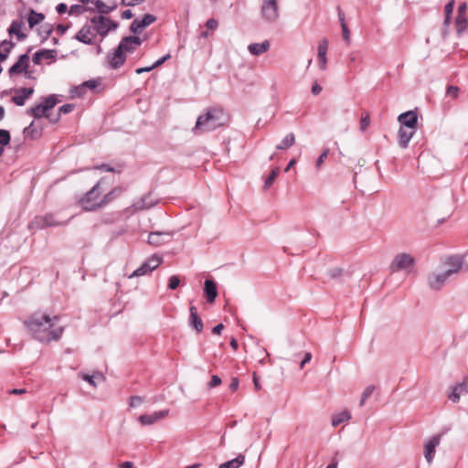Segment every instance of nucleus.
Wrapping results in <instances>:
<instances>
[{
  "mask_svg": "<svg viewBox=\"0 0 468 468\" xmlns=\"http://www.w3.org/2000/svg\"><path fill=\"white\" fill-rule=\"evenodd\" d=\"M58 320V316L51 318L48 314L35 313L24 321V324L33 338L39 342L49 343L58 340L63 334L62 326L52 329Z\"/></svg>",
  "mask_w": 468,
  "mask_h": 468,
  "instance_id": "f257e3e1",
  "label": "nucleus"
},
{
  "mask_svg": "<svg viewBox=\"0 0 468 468\" xmlns=\"http://www.w3.org/2000/svg\"><path fill=\"white\" fill-rule=\"evenodd\" d=\"M227 117L218 108L208 109L204 114L198 116L196 125L192 129L195 134L212 132L225 124Z\"/></svg>",
  "mask_w": 468,
  "mask_h": 468,
  "instance_id": "f03ea898",
  "label": "nucleus"
},
{
  "mask_svg": "<svg viewBox=\"0 0 468 468\" xmlns=\"http://www.w3.org/2000/svg\"><path fill=\"white\" fill-rule=\"evenodd\" d=\"M58 102V100L57 98V95L51 94L46 98H44L43 101L39 104H37L36 106L30 108L27 110V114L30 116H33L35 119H40L42 117H48V112L51 109H53L57 103Z\"/></svg>",
  "mask_w": 468,
  "mask_h": 468,
  "instance_id": "7ed1b4c3",
  "label": "nucleus"
},
{
  "mask_svg": "<svg viewBox=\"0 0 468 468\" xmlns=\"http://www.w3.org/2000/svg\"><path fill=\"white\" fill-rule=\"evenodd\" d=\"M90 23L93 24L96 34L101 35V37L107 36L109 31L115 30L119 26L117 22L101 15L92 17Z\"/></svg>",
  "mask_w": 468,
  "mask_h": 468,
  "instance_id": "20e7f679",
  "label": "nucleus"
},
{
  "mask_svg": "<svg viewBox=\"0 0 468 468\" xmlns=\"http://www.w3.org/2000/svg\"><path fill=\"white\" fill-rule=\"evenodd\" d=\"M100 182L95 184L93 187L86 193V195L80 200L83 209L87 211H92L99 207H101V201L96 202L100 197Z\"/></svg>",
  "mask_w": 468,
  "mask_h": 468,
  "instance_id": "39448f33",
  "label": "nucleus"
},
{
  "mask_svg": "<svg viewBox=\"0 0 468 468\" xmlns=\"http://www.w3.org/2000/svg\"><path fill=\"white\" fill-rule=\"evenodd\" d=\"M261 17L269 23H274L279 18V6L277 0H262Z\"/></svg>",
  "mask_w": 468,
  "mask_h": 468,
  "instance_id": "423d86ee",
  "label": "nucleus"
},
{
  "mask_svg": "<svg viewBox=\"0 0 468 468\" xmlns=\"http://www.w3.org/2000/svg\"><path fill=\"white\" fill-rule=\"evenodd\" d=\"M414 264L415 260L410 254L399 253L394 257L389 265V270L391 272H397L399 271L407 270L408 268L414 266Z\"/></svg>",
  "mask_w": 468,
  "mask_h": 468,
  "instance_id": "0eeeda50",
  "label": "nucleus"
},
{
  "mask_svg": "<svg viewBox=\"0 0 468 468\" xmlns=\"http://www.w3.org/2000/svg\"><path fill=\"white\" fill-rule=\"evenodd\" d=\"M68 222L58 221L53 214H46L44 216L36 217L31 222L37 228L44 229L48 227H57L66 225Z\"/></svg>",
  "mask_w": 468,
  "mask_h": 468,
  "instance_id": "6e6552de",
  "label": "nucleus"
},
{
  "mask_svg": "<svg viewBox=\"0 0 468 468\" xmlns=\"http://www.w3.org/2000/svg\"><path fill=\"white\" fill-rule=\"evenodd\" d=\"M96 36L93 26L86 24L78 31L75 38L83 44L91 45Z\"/></svg>",
  "mask_w": 468,
  "mask_h": 468,
  "instance_id": "1a4fd4ad",
  "label": "nucleus"
},
{
  "mask_svg": "<svg viewBox=\"0 0 468 468\" xmlns=\"http://www.w3.org/2000/svg\"><path fill=\"white\" fill-rule=\"evenodd\" d=\"M155 21V16L152 14H145L142 19L136 18L132 22L130 31L133 34H138Z\"/></svg>",
  "mask_w": 468,
  "mask_h": 468,
  "instance_id": "9d476101",
  "label": "nucleus"
},
{
  "mask_svg": "<svg viewBox=\"0 0 468 468\" xmlns=\"http://www.w3.org/2000/svg\"><path fill=\"white\" fill-rule=\"evenodd\" d=\"M106 58L110 69H118L125 63L126 55L117 47L114 52L107 55Z\"/></svg>",
  "mask_w": 468,
  "mask_h": 468,
  "instance_id": "9b49d317",
  "label": "nucleus"
},
{
  "mask_svg": "<svg viewBox=\"0 0 468 468\" xmlns=\"http://www.w3.org/2000/svg\"><path fill=\"white\" fill-rule=\"evenodd\" d=\"M398 121L400 127L416 130L418 125V115L414 111H408L399 114Z\"/></svg>",
  "mask_w": 468,
  "mask_h": 468,
  "instance_id": "f8f14e48",
  "label": "nucleus"
},
{
  "mask_svg": "<svg viewBox=\"0 0 468 468\" xmlns=\"http://www.w3.org/2000/svg\"><path fill=\"white\" fill-rule=\"evenodd\" d=\"M445 264L448 266V269L445 270V271L452 276L462 270L464 264V259L460 255H452L446 259Z\"/></svg>",
  "mask_w": 468,
  "mask_h": 468,
  "instance_id": "ddd939ff",
  "label": "nucleus"
},
{
  "mask_svg": "<svg viewBox=\"0 0 468 468\" xmlns=\"http://www.w3.org/2000/svg\"><path fill=\"white\" fill-rule=\"evenodd\" d=\"M173 232L169 231H154L150 232L148 236V243L153 246H161L165 243H167L171 237L173 236Z\"/></svg>",
  "mask_w": 468,
  "mask_h": 468,
  "instance_id": "4468645a",
  "label": "nucleus"
},
{
  "mask_svg": "<svg viewBox=\"0 0 468 468\" xmlns=\"http://www.w3.org/2000/svg\"><path fill=\"white\" fill-rule=\"evenodd\" d=\"M441 434H437L431 437L424 446V457L426 461L431 463L433 460L436 447L441 442Z\"/></svg>",
  "mask_w": 468,
  "mask_h": 468,
  "instance_id": "2eb2a0df",
  "label": "nucleus"
},
{
  "mask_svg": "<svg viewBox=\"0 0 468 468\" xmlns=\"http://www.w3.org/2000/svg\"><path fill=\"white\" fill-rule=\"evenodd\" d=\"M29 65V56L27 53L20 55L17 61L12 65L9 69L8 73L10 76L20 74L24 71H27Z\"/></svg>",
  "mask_w": 468,
  "mask_h": 468,
  "instance_id": "dca6fc26",
  "label": "nucleus"
},
{
  "mask_svg": "<svg viewBox=\"0 0 468 468\" xmlns=\"http://www.w3.org/2000/svg\"><path fill=\"white\" fill-rule=\"evenodd\" d=\"M450 277L445 271L441 273H432L428 278L429 286L434 291H439Z\"/></svg>",
  "mask_w": 468,
  "mask_h": 468,
  "instance_id": "f3484780",
  "label": "nucleus"
},
{
  "mask_svg": "<svg viewBox=\"0 0 468 468\" xmlns=\"http://www.w3.org/2000/svg\"><path fill=\"white\" fill-rule=\"evenodd\" d=\"M188 324L197 333H201L203 330V321L198 315L197 308L195 305H191L189 308Z\"/></svg>",
  "mask_w": 468,
  "mask_h": 468,
  "instance_id": "a211bd4d",
  "label": "nucleus"
},
{
  "mask_svg": "<svg viewBox=\"0 0 468 468\" xmlns=\"http://www.w3.org/2000/svg\"><path fill=\"white\" fill-rule=\"evenodd\" d=\"M168 413L169 410H164L160 411H155L152 414H144L139 417V421L143 425H152L158 420L166 417Z\"/></svg>",
  "mask_w": 468,
  "mask_h": 468,
  "instance_id": "6ab92c4d",
  "label": "nucleus"
},
{
  "mask_svg": "<svg viewBox=\"0 0 468 468\" xmlns=\"http://www.w3.org/2000/svg\"><path fill=\"white\" fill-rule=\"evenodd\" d=\"M204 295L209 303H213L218 296L216 282L212 279H207L204 282Z\"/></svg>",
  "mask_w": 468,
  "mask_h": 468,
  "instance_id": "aec40b11",
  "label": "nucleus"
},
{
  "mask_svg": "<svg viewBox=\"0 0 468 468\" xmlns=\"http://www.w3.org/2000/svg\"><path fill=\"white\" fill-rule=\"evenodd\" d=\"M462 393H468V381L464 380L453 386L448 398L452 402H458Z\"/></svg>",
  "mask_w": 468,
  "mask_h": 468,
  "instance_id": "412c9836",
  "label": "nucleus"
},
{
  "mask_svg": "<svg viewBox=\"0 0 468 468\" xmlns=\"http://www.w3.org/2000/svg\"><path fill=\"white\" fill-rule=\"evenodd\" d=\"M19 95H16L12 97V101L17 106H23L26 103L27 99H28L33 93V88H20L17 90Z\"/></svg>",
  "mask_w": 468,
  "mask_h": 468,
  "instance_id": "4be33fe9",
  "label": "nucleus"
},
{
  "mask_svg": "<svg viewBox=\"0 0 468 468\" xmlns=\"http://www.w3.org/2000/svg\"><path fill=\"white\" fill-rule=\"evenodd\" d=\"M156 203V200L151 198V193H148L134 202L133 207L134 210H144L153 207Z\"/></svg>",
  "mask_w": 468,
  "mask_h": 468,
  "instance_id": "5701e85b",
  "label": "nucleus"
},
{
  "mask_svg": "<svg viewBox=\"0 0 468 468\" xmlns=\"http://www.w3.org/2000/svg\"><path fill=\"white\" fill-rule=\"evenodd\" d=\"M415 129H407L403 127H399V144L401 148H407L409 146V143L411 140L412 136L415 133Z\"/></svg>",
  "mask_w": 468,
  "mask_h": 468,
  "instance_id": "b1692460",
  "label": "nucleus"
},
{
  "mask_svg": "<svg viewBox=\"0 0 468 468\" xmlns=\"http://www.w3.org/2000/svg\"><path fill=\"white\" fill-rule=\"evenodd\" d=\"M328 49V40L326 38L322 39L318 44V62L321 69L326 68V53Z\"/></svg>",
  "mask_w": 468,
  "mask_h": 468,
  "instance_id": "393cba45",
  "label": "nucleus"
},
{
  "mask_svg": "<svg viewBox=\"0 0 468 468\" xmlns=\"http://www.w3.org/2000/svg\"><path fill=\"white\" fill-rule=\"evenodd\" d=\"M24 22L22 20H13L10 27L7 29L9 36H16L18 40H24L27 38V35L21 31V28L24 27Z\"/></svg>",
  "mask_w": 468,
  "mask_h": 468,
  "instance_id": "a878e982",
  "label": "nucleus"
},
{
  "mask_svg": "<svg viewBox=\"0 0 468 468\" xmlns=\"http://www.w3.org/2000/svg\"><path fill=\"white\" fill-rule=\"evenodd\" d=\"M270 48V42L264 40L261 43H252L248 46V50L253 56H260L267 52Z\"/></svg>",
  "mask_w": 468,
  "mask_h": 468,
  "instance_id": "bb28decb",
  "label": "nucleus"
},
{
  "mask_svg": "<svg viewBox=\"0 0 468 468\" xmlns=\"http://www.w3.org/2000/svg\"><path fill=\"white\" fill-rule=\"evenodd\" d=\"M337 13H338L339 22L341 24L343 38H344L345 42L346 43V45H349L351 42L350 31L347 27V25L345 20V15L342 12L340 6H337Z\"/></svg>",
  "mask_w": 468,
  "mask_h": 468,
  "instance_id": "cd10ccee",
  "label": "nucleus"
},
{
  "mask_svg": "<svg viewBox=\"0 0 468 468\" xmlns=\"http://www.w3.org/2000/svg\"><path fill=\"white\" fill-rule=\"evenodd\" d=\"M125 191V188L122 186H116L112 190H111L109 193H107L103 198L101 200V207L109 204L113 199H115L117 197L121 196Z\"/></svg>",
  "mask_w": 468,
  "mask_h": 468,
  "instance_id": "c85d7f7f",
  "label": "nucleus"
},
{
  "mask_svg": "<svg viewBox=\"0 0 468 468\" xmlns=\"http://www.w3.org/2000/svg\"><path fill=\"white\" fill-rule=\"evenodd\" d=\"M90 3L94 5L95 11L99 12L101 16L103 14L111 13L117 6L116 5H113L112 6H109L106 4H104L101 0H91Z\"/></svg>",
  "mask_w": 468,
  "mask_h": 468,
  "instance_id": "c756f323",
  "label": "nucleus"
},
{
  "mask_svg": "<svg viewBox=\"0 0 468 468\" xmlns=\"http://www.w3.org/2000/svg\"><path fill=\"white\" fill-rule=\"evenodd\" d=\"M245 461L243 454H239L236 458L221 463L218 468H239Z\"/></svg>",
  "mask_w": 468,
  "mask_h": 468,
  "instance_id": "7c9ffc66",
  "label": "nucleus"
},
{
  "mask_svg": "<svg viewBox=\"0 0 468 468\" xmlns=\"http://www.w3.org/2000/svg\"><path fill=\"white\" fill-rule=\"evenodd\" d=\"M45 18L42 13H37L34 9H30L27 18L29 28H33L37 24L41 23Z\"/></svg>",
  "mask_w": 468,
  "mask_h": 468,
  "instance_id": "2f4dec72",
  "label": "nucleus"
},
{
  "mask_svg": "<svg viewBox=\"0 0 468 468\" xmlns=\"http://www.w3.org/2000/svg\"><path fill=\"white\" fill-rule=\"evenodd\" d=\"M351 419V414L348 410H343L338 414L333 415L332 417V425L333 427H337L341 423L347 421Z\"/></svg>",
  "mask_w": 468,
  "mask_h": 468,
  "instance_id": "473e14b6",
  "label": "nucleus"
},
{
  "mask_svg": "<svg viewBox=\"0 0 468 468\" xmlns=\"http://www.w3.org/2000/svg\"><path fill=\"white\" fill-rule=\"evenodd\" d=\"M295 143V136L293 133H288L281 144L276 145L277 150H285L292 146Z\"/></svg>",
  "mask_w": 468,
  "mask_h": 468,
  "instance_id": "72a5a7b5",
  "label": "nucleus"
},
{
  "mask_svg": "<svg viewBox=\"0 0 468 468\" xmlns=\"http://www.w3.org/2000/svg\"><path fill=\"white\" fill-rule=\"evenodd\" d=\"M468 22L466 16H456L455 17V27H456V33L461 36L465 29L467 28Z\"/></svg>",
  "mask_w": 468,
  "mask_h": 468,
  "instance_id": "f704fd0d",
  "label": "nucleus"
},
{
  "mask_svg": "<svg viewBox=\"0 0 468 468\" xmlns=\"http://www.w3.org/2000/svg\"><path fill=\"white\" fill-rule=\"evenodd\" d=\"M80 377L84 381H87L90 385H91L94 388L97 387V384L95 382V378L100 379V380H103L104 379L103 375L101 373H100V372H96L93 375H89V374H85V373H80Z\"/></svg>",
  "mask_w": 468,
  "mask_h": 468,
  "instance_id": "c9c22d12",
  "label": "nucleus"
},
{
  "mask_svg": "<svg viewBox=\"0 0 468 468\" xmlns=\"http://www.w3.org/2000/svg\"><path fill=\"white\" fill-rule=\"evenodd\" d=\"M38 35L42 37V41L47 40L53 32V26L51 24H45L37 29Z\"/></svg>",
  "mask_w": 468,
  "mask_h": 468,
  "instance_id": "e433bc0d",
  "label": "nucleus"
},
{
  "mask_svg": "<svg viewBox=\"0 0 468 468\" xmlns=\"http://www.w3.org/2000/svg\"><path fill=\"white\" fill-rule=\"evenodd\" d=\"M23 133L26 136H30L31 139H35L41 135V131H38L34 127V122H32L27 127H26Z\"/></svg>",
  "mask_w": 468,
  "mask_h": 468,
  "instance_id": "4c0bfd02",
  "label": "nucleus"
},
{
  "mask_svg": "<svg viewBox=\"0 0 468 468\" xmlns=\"http://www.w3.org/2000/svg\"><path fill=\"white\" fill-rule=\"evenodd\" d=\"M118 48L121 49L124 54L133 53L136 50V48L132 44V42H125L124 37L122 38L118 45Z\"/></svg>",
  "mask_w": 468,
  "mask_h": 468,
  "instance_id": "58836bf2",
  "label": "nucleus"
},
{
  "mask_svg": "<svg viewBox=\"0 0 468 468\" xmlns=\"http://www.w3.org/2000/svg\"><path fill=\"white\" fill-rule=\"evenodd\" d=\"M151 272V268H149V265H147L145 263V261L139 267L137 268L131 275H130V278H133V277H139V276H143V275H145L147 273Z\"/></svg>",
  "mask_w": 468,
  "mask_h": 468,
  "instance_id": "ea45409f",
  "label": "nucleus"
},
{
  "mask_svg": "<svg viewBox=\"0 0 468 468\" xmlns=\"http://www.w3.org/2000/svg\"><path fill=\"white\" fill-rule=\"evenodd\" d=\"M279 172H280V168L279 167H275V168H273L271 171L269 176L265 179V182H264V188L265 189L269 188L273 184L275 178L279 175Z\"/></svg>",
  "mask_w": 468,
  "mask_h": 468,
  "instance_id": "a19ab883",
  "label": "nucleus"
},
{
  "mask_svg": "<svg viewBox=\"0 0 468 468\" xmlns=\"http://www.w3.org/2000/svg\"><path fill=\"white\" fill-rule=\"evenodd\" d=\"M15 43L11 40L5 39L0 43V47L3 48V51H0L1 54H5V59L8 58L9 53L12 48L15 47Z\"/></svg>",
  "mask_w": 468,
  "mask_h": 468,
  "instance_id": "79ce46f5",
  "label": "nucleus"
},
{
  "mask_svg": "<svg viewBox=\"0 0 468 468\" xmlns=\"http://www.w3.org/2000/svg\"><path fill=\"white\" fill-rule=\"evenodd\" d=\"M11 135L9 131L5 129H0V146L4 147L10 144Z\"/></svg>",
  "mask_w": 468,
  "mask_h": 468,
  "instance_id": "37998d69",
  "label": "nucleus"
},
{
  "mask_svg": "<svg viewBox=\"0 0 468 468\" xmlns=\"http://www.w3.org/2000/svg\"><path fill=\"white\" fill-rule=\"evenodd\" d=\"M163 261V259L156 256V255H154L152 256L151 258H149L145 263L147 265H149V268H151V271H153L154 270H155Z\"/></svg>",
  "mask_w": 468,
  "mask_h": 468,
  "instance_id": "c03bdc74",
  "label": "nucleus"
},
{
  "mask_svg": "<svg viewBox=\"0 0 468 468\" xmlns=\"http://www.w3.org/2000/svg\"><path fill=\"white\" fill-rule=\"evenodd\" d=\"M375 390V386L370 385L367 387L362 394V397L359 401V406L363 407L366 403V400L372 395Z\"/></svg>",
  "mask_w": 468,
  "mask_h": 468,
  "instance_id": "a18cd8bd",
  "label": "nucleus"
},
{
  "mask_svg": "<svg viewBox=\"0 0 468 468\" xmlns=\"http://www.w3.org/2000/svg\"><path fill=\"white\" fill-rule=\"evenodd\" d=\"M41 57L43 59H55L58 54L56 49H41L40 50Z\"/></svg>",
  "mask_w": 468,
  "mask_h": 468,
  "instance_id": "49530a36",
  "label": "nucleus"
},
{
  "mask_svg": "<svg viewBox=\"0 0 468 468\" xmlns=\"http://www.w3.org/2000/svg\"><path fill=\"white\" fill-rule=\"evenodd\" d=\"M180 284V278L177 275H172L168 280L167 287L170 290H176Z\"/></svg>",
  "mask_w": 468,
  "mask_h": 468,
  "instance_id": "de8ad7c7",
  "label": "nucleus"
},
{
  "mask_svg": "<svg viewBox=\"0 0 468 468\" xmlns=\"http://www.w3.org/2000/svg\"><path fill=\"white\" fill-rule=\"evenodd\" d=\"M84 93H85V89H84L83 84H81L80 86L73 87L70 90L71 97H81V96H83Z\"/></svg>",
  "mask_w": 468,
  "mask_h": 468,
  "instance_id": "09e8293b",
  "label": "nucleus"
},
{
  "mask_svg": "<svg viewBox=\"0 0 468 468\" xmlns=\"http://www.w3.org/2000/svg\"><path fill=\"white\" fill-rule=\"evenodd\" d=\"M84 12H86V6H83L81 5H73L70 6L69 14H75V15H81Z\"/></svg>",
  "mask_w": 468,
  "mask_h": 468,
  "instance_id": "8fccbe9b",
  "label": "nucleus"
},
{
  "mask_svg": "<svg viewBox=\"0 0 468 468\" xmlns=\"http://www.w3.org/2000/svg\"><path fill=\"white\" fill-rule=\"evenodd\" d=\"M125 42H132V44L137 48L143 42L142 38L136 36L124 37Z\"/></svg>",
  "mask_w": 468,
  "mask_h": 468,
  "instance_id": "3c124183",
  "label": "nucleus"
},
{
  "mask_svg": "<svg viewBox=\"0 0 468 468\" xmlns=\"http://www.w3.org/2000/svg\"><path fill=\"white\" fill-rule=\"evenodd\" d=\"M75 109V105L72 103H66L59 107L58 113L61 114H68L71 112Z\"/></svg>",
  "mask_w": 468,
  "mask_h": 468,
  "instance_id": "603ef678",
  "label": "nucleus"
},
{
  "mask_svg": "<svg viewBox=\"0 0 468 468\" xmlns=\"http://www.w3.org/2000/svg\"><path fill=\"white\" fill-rule=\"evenodd\" d=\"M447 95L452 98H457L459 94V88L457 86H449L446 91Z\"/></svg>",
  "mask_w": 468,
  "mask_h": 468,
  "instance_id": "864d4df0",
  "label": "nucleus"
},
{
  "mask_svg": "<svg viewBox=\"0 0 468 468\" xmlns=\"http://www.w3.org/2000/svg\"><path fill=\"white\" fill-rule=\"evenodd\" d=\"M453 8H454V0H451L444 6L445 16H452V12H453Z\"/></svg>",
  "mask_w": 468,
  "mask_h": 468,
  "instance_id": "5fc2aeb1",
  "label": "nucleus"
},
{
  "mask_svg": "<svg viewBox=\"0 0 468 468\" xmlns=\"http://www.w3.org/2000/svg\"><path fill=\"white\" fill-rule=\"evenodd\" d=\"M342 273H343V269L335 268V269L330 270L328 272V275L332 279H336V278L340 277L342 275Z\"/></svg>",
  "mask_w": 468,
  "mask_h": 468,
  "instance_id": "6e6d98bb",
  "label": "nucleus"
},
{
  "mask_svg": "<svg viewBox=\"0 0 468 468\" xmlns=\"http://www.w3.org/2000/svg\"><path fill=\"white\" fill-rule=\"evenodd\" d=\"M328 153H329V149H324L323 151V153L318 156V158L316 160L317 167H319L324 163V161L327 158Z\"/></svg>",
  "mask_w": 468,
  "mask_h": 468,
  "instance_id": "4d7b16f0",
  "label": "nucleus"
},
{
  "mask_svg": "<svg viewBox=\"0 0 468 468\" xmlns=\"http://www.w3.org/2000/svg\"><path fill=\"white\" fill-rule=\"evenodd\" d=\"M144 401L142 397L139 396H132L130 398V406L134 408L138 405H140Z\"/></svg>",
  "mask_w": 468,
  "mask_h": 468,
  "instance_id": "13d9d810",
  "label": "nucleus"
},
{
  "mask_svg": "<svg viewBox=\"0 0 468 468\" xmlns=\"http://www.w3.org/2000/svg\"><path fill=\"white\" fill-rule=\"evenodd\" d=\"M220 383H221V378L218 376H217V375H213L211 377V379H210L209 383H208V387L209 388H215V387L220 385Z\"/></svg>",
  "mask_w": 468,
  "mask_h": 468,
  "instance_id": "bf43d9fd",
  "label": "nucleus"
},
{
  "mask_svg": "<svg viewBox=\"0 0 468 468\" xmlns=\"http://www.w3.org/2000/svg\"><path fill=\"white\" fill-rule=\"evenodd\" d=\"M144 0H122V4L126 6H134L142 4Z\"/></svg>",
  "mask_w": 468,
  "mask_h": 468,
  "instance_id": "052dcab7",
  "label": "nucleus"
},
{
  "mask_svg": "<svg viewBox=\"0 0 468 468\" xmlns=\"http://www.w3.org/2000/svg\"><path fill=\"white\" fill-rule=\"evenodd\" d=\"M218 23L216 19L210 18L206 22V27L207 29L214 30L218 27Z\"/></svg>",
  "mask_w": 468,
  "mask_h": 468,
  "instance_id": "680f3d73",
  "label": "nucleus"
},
{
  "mask_svg": "<svg viewBox=\"0 0 468 468\" xmlns=\"http://www.w3.org/2000/svg\"><path fill=\"white\" fill-rule=\"evenodd\" d=\"M82 84L84 86V89L89 88L90 90H93V89L97 88L98 81L95 80H90L84 81Z\"/></svg>",
  "mask_w": 468,
  "mask_h": 468,
  "instance_id": "e2e57ef3",
  "label": "nucleus"
},
{
  "mask_svg": "<svg viewBox=\"0 0 468 468\" xmlns=\"http://www.w3.org/2000/svg\"><path fill=\"white\" fill-rule=\"evenodd\" d=\"M369 122H370V121H369L368 115L362 117L360 120V129L362 131H365L368 127Z\"/></svg>",
  "mask_w": 468,
  "mask_h": 468,
  "instance_id": "0e129e2a",
  "label": "nucleus"
},
{
  "mask_svg": "<svg viewBox=\"0 0 468 468\" xmlns=\"http://www.w3.org/2000/svg\"><path fill=\"white\" fill-rule=\"evenodd\" d=\"M171 58L170 54H166L165 55L164 57H162L161 58H159L158 60H156L154 64H153V67L154 69L161 66L163 63H165L166 60H168L169 58Z\"/></svg>",
  "mask_w": 468,
  "mask_h": 468,
  "instance_id": "69168bd1",
  "label": "nucleus"
},
{
  "mask_svg": "<svg viewBox=\"0 0 468 468\" xmlns=\"http://www.w3.org/2000/svg\"><path fill=\"white\" fill-rule=\"evenodd\" d=\"M95 169L103 170L106 172H114L115 171L114 167L111 166L108 164L99 165L95 166Z\"/></svg>",
  "mask_w": 468,
  "mask_h": 468,
  "instance_id": "338daca9",
  "label": "nucleus"
},
{
  "mask_svg": "<svg viewBox=\"0 0 468 468\" xmlns=\"http://www.w3.org/2000/svg\"><path fill=\"white\" fill-rule=\"evenodd\" d=\"M56 11L59 15H63L68 11V5L65 3H60L56 6Z\"/></svg>",
  "mask_w": 468,
  "mask_h": 468,
  "instance_id": "774afa93",
  "label": "nucleus"
}]
</instances>
